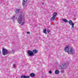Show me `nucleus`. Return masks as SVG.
Listing matches in <instances>:
<instances>
[{
	"label": "nucleus",
	"instance_id": "obj_1",
	"mask_svg": "<svg viewBox=\"0 0 78 78\" xmlns=\"http://www.w3.org/2000/svg\"><path fill=\"white\" fill-rule=\"evenodd\" d=\"M24 15L22 12L20 13L19 15H16L15 16H13L11 19L13 20L14 23V20L16 19L18 22V23L20 24L21 25H23L25 23V17H24Z\"/></svg>",
	"mask_w": 78,
	"mask_h": 78
},
{
	"label": "nucleus",
	"instance_id": "obj_2",
	"mask_svg": "<svg viewBox=\"0 0 78 78\" xmlns=\"http://www.w3.org/2000/svg\"><path fill=\"white\" fill-rule=\"evenodd\" d=\"M64 51L67 52L68 54L73 55L75 53V50L72 48L70 47L68 45L66 46L64 49Z\"/></svg>",
	"mask_w": 78,
	"mask_h": 78
},
{
	"label": "nucleus",
	"instance_id": "obj_3",
	"mask_svg": "<svg viewBox=\"0 0 78 78\" xmlns=\"http://www.w3.org/2000/svg\"><path fill=\"white\" fill-rule=\"evenodd\" d=\"M2 53L3 55H6L9 53H10V52L8 51V50L3 48L2 49Z\"/></svg>",
	"mask_w": 78,
	"mask_h": 78
},
{
	"label": "nucleus",
	"instance_id": "obj_4",
	"mask_svg": "<svg viewBox=\"0 0 78 78\" xmlns=\"http://www.w3.org/2000/svg\"><path fill=\"white\" fill-rule=\"evenodd\" d=\"M68 63L67 62L63 64L61 66V67L62 69H66L67 68V65L68 64Z\"/></svg>",
	"mask_w": 78,
	"mask_h": 78
},
{
	"label": "nucleus",
	"instance_id": "obj_5",
	"mask_svg": "<svg viewBox=\"0 0 78 78\" xmlns=\"http://www.w3.org/2000/svg\"><path fill=\"white\" fill-rule=\"evenodd\" d=\"M27 53L29 56H34V53L31 51L28 50L27 52Z\"/></svg>",
	"mask_w": 78,
	"mask_h": 78
},
{
	"label": "nucleus",
	"instance_id": "obj_6",
	"mask_svg": "<svg viewBox=\"0 0 78 78\" xmlns=\"http://www.w3.org/2000/svg\"><path fill=\"white\" fill-rule=\"evenodd\" d=\"M27 0H23L22 5L23 7H27Z\"/></svg>",
	"mask_w": 78,
	"mask_h": 78
},
{
	"label": "nucleus",
	"instance_id": "obj_7",
	"mask_svg": "<svg viewBox=\"0 0 78 78\" xmlns=\"http://www.w3.org/2000/svg\"><path fill=\"white\" fill-rule=\"evenodd\" d=\"M20 11V9H19L17 8L16 9L14 10V11L16 14H17V13H18V12H19Z\"/></svg>",
	"mask_w": 78,
	"mask_h": 78
},
{
	"label": "nucleus",
	"instance_id": "obj_8",
	"mask_svg": "<svg viewBox=\"0 0 78 78\" xmlns=\"http://www.w3.org/2000/svg\"><path fill=\"white\" fill-rule=\"evenodd\" d=\"M21 78H30V76H26L25 75H22L21 76Z\"/></svg>",
	"mask_w": 78,
	"mask_h": 78
},
{
	"label": "nucleus",
	"instance_id": "obj_9",
	"mask_svg": "<svg viewBox=\"0 0 78 78\" xmlns=\"http://www.w3.org/2000/svg\"><path fill=\"white\" fill-rule=\"evenodd\" d=\"M30 77H34L35 76V74L34 73H31L30 74Z\"/></svg>",
	"mask_w": 78,
	"mask_h": 78
},
{
	"label": "nucleus",
	"instance_id": "obj_10",
	"mask_svg": "<svg viewBox=\"0 0 78 78\" xmlns=\"http://www.w3.org/2000/svg\"><path fill=\"white\" fill-rule=\"evenodd\" d=\"M62 20L63 21V22H66V23H67L69 22V21L65 19H62Z\"/></svg>",
	"mask_w": 78,
	"mask_h": 78
},
{
	"label": "nucleus",
	"instance_id": "obj_11",
	"mask_svg": "<svg viewBox=\"0 0 78 78\" xmlns=\"http://www.w3.org/2000/svg\"><path fill=\"white\" fill-rule=\"evenodd\" d=\"M37 50L36 49H34L33 50V52L34 53H37Z\"/></svg>",
	"mask_w": 78,
	"mask_h": 78
},
{
	"label": "nucleus",
	"instance_id": "obj_12",
	"mask_svg": "<svg viewBox=\"0 0 78 78\" xmlns=\"http://www.w3.org/2000/svg\"><path fill=\"white\" fill-rule=\"evenodd\" d=\"M53 15L54 17H56L57 15V13L56 12H54L53 14Z\"/></svg>",
	"mask_w": 78,
	"mask_h": 78
},
{
	"label": "nucleus",
	"instance_id": "obj_13",
	"mask_svg": "<svg viewBox=\"0 0 78 78\" xmlns=\"http://www.w3.org/2000/svg\"><path fill=\"white\" fill-rule=\"evenodd\" d=\"M69 23L70 25H72V24H73V22L71 20H69Z\"/></svg>",
	"mask_w": 78,
	"mask_h": 78
},
{
	"label": "nucleus",
	"instance_id": "obj_14",
	"mask_svg": "<svg viewBox=\"0 0 78 78\" xmlns=\"http://www.w3.org/2000/svg\"><path fill=\"white\" fill-rule=\"evenodd\" d=\"M59 71L58 70H57L55 71V74H59Z\"/></svg>",
	"mask_w": 78,
	"mask_h": 78
},
{
	"label": "nucleus",
	"instance_id": "obj_15",
	"mask_svg": "<svg viewBox=\"0 0 78 78\" xmlns=\"http://www.w3.org/2000/svg\"><path fill=\"white\" fill-rule=\"evenodd\" d=\"M55 17L54 16H53L51 17V20H55Z\"/></svg>",
	"mask_w": 78,
	"mask_h": 78
},
{
	"label": "nucleus",
	"instance_id": "obj_16",
	"mask_svg": "<svg viewBox=\"0 0 78 78\" xmlns=\"http://www.w3.org/2000/svg\"><path fill=\"white\" fill-rule=\"evenodd\" d=\"M46 29H45L43 31V33H45V34H47V32L46 31Z\"/></svg>",
	"mask_w": 78,
	"mask_h": 78
},
{
	"label": "nucleus",
	"instance_id": "obj_17",
	"mask_svg": "<svg viewBox=\"0 0 78 78\" xmlns=\"http://www.w3.org/2000/svg\"><path fill=\"white\" fill-rule=\"evenodd\" d=\"M72 28H74V24L73 23L72 24Z\"/></svg>",
	"mask_w": 78,
	"mask_h": 78
},
{
	"label": "nucleus",
	"instance_id": "obj_18",
	"mask_svg": "<svg viewBox=\"0 0 78 78\" xmlns=\"http://www.w3.org/2000/svg\"><path fill=\"white\" fill-rule=\"evenodd\" d=\"M11 53H15V52L14 51H11Z\"/></svg>",
	"mask_w": 78,
	"mask_h": 78
},
{
	"label": "nucleus",
	"instance_id": "obj_19",
	"mask_svg": "<svg viewBox=\"0 0 78 78\" xmlns=\"http://www.w3.org/2000/svg\"><path fill=\"white\" fill-rule=\"evenodd\" d=\"M49 73L50 74H51V73H52V72H51V71L50 70L49 71Z\"/></svg>",
	"mask_w": 78,
	"mask_h": 78
},
{
	"label": "nucleus",
	"instance_id": "obj_20",
	"mask_svg": "<svg viewBox=\"0 0 78 78\" xmlns=\"http://www.w3.org/2000/svg\"><path fill=\"white\" fill-rule=\"evenodd\" d=\"M48 33H50V30H48Z\"/></svg>",
	"mask_w": 78,
	"mask_h": 78
},
{
	"label": "nucleus",
	"instance_id": "obj_21",
	"mask_svg": "<svg viewBox=\"0 0 78 78\" xmlns=\"http://www.w3.org/2000/svg\"><path fill=\"white\" fill-rule=\"evenodd\" d=\"M64 70H62L61 71V73H64Z\"/></svg>",
	"mask_w": 78,
	"mask_h": 78
},
{
	"label": "nucleus",
	"instance_id": "obj_22",
	"mask_svg": "<svg viewBox=\"0 0 78 78\" xmlns=\"http://www.w3.org/2000/svg\"><path fill=\"white\" fill-rule=\"evenodd\" d=\"M16 65H15L13 64V67H16Z\"/></svg>",
	"mask_w": 78,
	"mask_h": 78
},
{
	"label": "nucleus",
	"instance_id": "obj_23",
	"mask_svg": "<svg viewBox=\"0 0 78 78\" xmlns=\"http://www.w3.org/2000/svg\"><path fill=\"white\" fill-rule=\"evenodd\" d=\"M27 34H30V32H27Z\"/></svg>",
	"mask_w": 78,
	"mask_h": 78
},
{
	"label": "nucleus",
	"instance_id": "obj_24",
	"mask_svg": "<svg viewBox=\"0 0 78 78\" xmlns=\"http://www.w3.org/2000/svg\"><path fill=\"white\" fill-rule=\"evenodd\" d=\"M42 5H44V3H42Z\"/></svg>",
	"mask_w": 78,
	"mask_h": 78
},
{
	"label": "nucleus",
	"instance_id": "obj_25",
	"mask_svg": "<svg viewBox=\"0 0 78 78\" xmlns=\"http://www.w3.org/2000/svg\"><path fill=\"white\" fill-rule=\"evenodd\" d=\"M1 54V51H0V54Z\"/></svg>",
	"mask_w": 78,
	"mask_h": 78
}]
</instances>
